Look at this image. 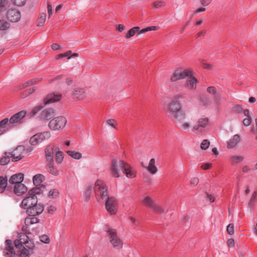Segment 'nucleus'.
I'll return each instance as SVG.
<instances>
[{
  "mask_svg": "<svg viewBox=\"0 0 257 257\" xmlns=\"http://www.w3.org/2000/svg\"><path fill=\"white\" fill-rule=\"evenodd\" d=\"M24 178H19V180L16 183L14 188V193L18 196H20L27 191V188L22 182L23 181Z\"/></svg>",
  "mask_w": 257,
  "mask_h": 257,
  "instance_id": "nucleus-14",
  "label": "nucleus"
},
{
  "mask_svg": "<svg viewBox=\"0 0 257 257\" xmlns=\"http://www.w3.org/2000/svg\"><path fill=\"white\" fill-rule=\"evenodd\" d=\"M35 90H36V88L35 87L30 88L29 89L25 90L23 92V93L22 94V96L26 97V96L31 94L33 92H34Z\"/></svg>",
  "mask_w": 257,
  "mask_h": 257,
  "instance_id": "nucleus-46",
  "label": "nucleus"
},
{
  "mask_svg": "<svg viewBox=\"0 0 257 257\" xmlns=\"http://www.w3.org/2000/svg\"><path fill=\"white\" fill-rule=\"evenodd\" d=\"M13 3L19 7L23 6L26 3V0H12Z\"/></svg>",
  "mask_w": 257,
  "mask_h": 257,
  "instance_id": "nucleus-48",
  "label": "nucleus"
},
{
  "mask_svg": "<svg viewBox=\"0 0 257 257\" xmlns=\"http://www.w3.org/2000/svg\"><path fill=\"white\" fill-rule=\"evenodd\" d=\"M45 178H33V181L34 185L36 186L31 190H35V192L37 194H41L45 190L46 186L42 184Z\"/></svg>",
  "mask_w": 257,
  "mask_h": 257,
  "instance_id": "nucleus-13",
  "label": "nucleus"
},
{
  "mask_svg": "<svg viewBox=\"0 0 257 257\" xmlns=\"http://www.w3.org/2000/svg\"><path fill=\"white\" fill-rule=\"evenodd\" d=\"M8 2L6 0H0V12H2L5 10Z\"/></svg>",
  "mask_w": 257,
  "mask_h": 257,
  "instance_id": "nucleus-50",
  "label": "nucleus"
},
{
  "mask_svg": "<svg viewBox=\"0 0 257 257\" xmlns=\"http://www.w3.org/2000/svg\"><path fill=\"white\" fill-rule=\"evenodd\" d=\"M67 123L66 118L63 116L55 117L49 122L48 126L52 131L62 130Z\"/></svg>",
  "mask_w": 257,
  "mask_h": 257,
  "instance_id": "nucleus-6",
  "label": "nucleus"
},
{
  "mask_svg": "<svg viewBox=\"0 0 257 257\" xmlns=\"http://www.w3.org/2000/svg\"><path fill=\"white\" fill-rule=\"evenodd\" d=\"M185 119H183L182 122L174 121L176 124L179 125L180 129L186 131L188 130L190 124L189 122H184Z\"/></svg>",
  "mask_w": 257,
  "mask_h": 257,
  "instance_id": "nucleus-36",
  "label": "nucleus"
},
{
  "mask_svg": "<svg viewBox=\"0 0 257 257\" xmlns=\"http://www.w3.org/2000/svg\"><path fill=\"white\" fill-rule=\"evenodd\" d=\"M183 94H179L175 96L174 99L169 104L166 108L168 116L174 121L182 122L186 117V113L182 108L179 100L184 97Z\"/></svg>",
  "mask_w": 257,
  "mask_h": 257,
  "instance_id": "nucleus-3",
  "label": "nucleus"
},
{
  "mask_svg": "<svg viewBox=\"0 0 257 257\" xmlns=\"http://www.w3.org/2000/svg\"><path fill=\"white\" fill-rule=\"evenodd\" d=\"M200 3L202 5L205 7L210 3V0H200Z\"/></svg>",
  "mask_w": 257,
  "mask_h": 257,
  "instance_id": "nucleus-62",
  "label": "nucleus"
},
{
  "mask_svg": "<svg viewBox=\"0 0 257 257\" xmlns=\"http://www.w3.org/2000/svg\"><path fill=\"white\" fill-rule=\"evenodd\" d=\"M8 178H0V193H3L6 189L11 190L12 188L8 186Z\"/></svg>",
  "mask_w": 257,
  "mask_h": 257,
  "instance_id": "nucleus-29",
  "label": "nucleus"
},
{
  "mask_svg": "<svg viewBox=\"0 0 257 257\" xmlns=\"http://www.w3.org/2000/svg\"><path fill=\"white\" fill-rule=\"evenodd\" d=\"M37 194H38L35 192V190H30L28 192L27 197L22 201L21 206L24 209H27L34 204H36L38 202Z\"/></svg>",
  "mask_w": 257,
  "mask_h": 257,
  "instance_id": "nucleus-7",
  "label": "nucleus"
},
{
  "mask_svg": "<svg viewBox=\"0 0 257 257\" xmlns=\"http://www.w3.org/2000/svg\"><path fill=\"white\" fill-rule=\"evenodd\" d=\"M251 122L250 117H247L243 120V123L245 126H248Z\"/></svg>",
  "mask_w": 257,
  "mask_h": 257,
  "instance_id": "nucleus-53",
  "label": "nucleus"
},
{
  "mask_svg": "<svg viewBox=\"0 0 257 257\" xmlns=\"http://www.w3.org/2000/svg\"><path fill=\"white\" fill-rule=\"evenodd\" d=\"M6 249L10 253L11 257H16V252L15 250L13 242L10 239H7L6 241Z\"/></svg>",
  "mask_w": 257,
  "mask_h": 257,
  "instance_id": "nucleus-25",
  "label": "nucleus"
},
{
  "mask_svg": "<svg viewBox=\"0 0 257 257\" xmlns=\"http://www.w3.org/2000/svg\"><path fill=\"white\" fill-rule=\"evenodd\" d=\"M158 29H159V27L157 26L148 27L146 28H144V29H143L142 30H141L140 31V34H143V33H146L148 31H156V30H158Z\"/></svg>",
  "mask_w": 257,
  "mask_h": 257,
  "instance_id": "nucleus-42",
  "label": "nucleus"
},
{
  "mask_svg": "<svg viewBox=\"0 0 257 257\" xmlns=\"http://www.w3.org/2000/svg\"><path fill=\"white\" fill-rule=\"evenodd\" d=\"M51 137V133L49 131L38 133L33 136L29 140L30 144L36 146L42 142L49 139Z\"/></svg>",
  "mask_w": 257,
  "mask_h": 257,
  "instance_id": "nucleus-8",
  "label": "nucleus"
},
{
  "mask_svg": "<svg viewBox=\"0 0 257 257\" xmlns=\"http://www.w3.org/2000/svg\"><path fill=\"white\" fill-rule=\"evenodd\" d=\"M140 30V27H135L131 28L126 33V38H130L134 36Z\"/></svg>",
  "mask_w": 257,
  "mask_h": 257,
  "instance_id": "nucleus-37",
  "label": "nucleus"
},
{
  "mask_svg": "<svg viewBox=\"0 0 257 257\" xmlns=\"http://www.w3.org/2000/svg\"><path fill=\"white\" fill-rule=\"evenodd\" d=\"M7 18L12 22H17L21 19V13L16 9H12L7 12Z\"/></svg>",
  "mask_w": 257,
  "mask_h": 257,
  "instance_id": "nucleus-17",
  "label": "nucleus"
},
{
  "mask_svg": "<svg viewBox=\"0 0 257 257\" xmlns=\"http://www.w3.org/2000/svg\"><path fill=\"white\" fill-rule=\"evenodd\" d=\"M192 73V70L190 69L185 70H176L171 77V80L173 82L180 79L186 78L187 76L191 75Z\"/></svg>",
  "mask_w": 257,
  "mask_h": 257,
  "instance_id": "nucleus-10",
  "label": "nucleus"
},
{
  "mask_svg": "<svg viewBox=\"0 0 257 257\" xmlns=\"http://www.w3.org/2000/svg\"><path fill=\"white\" fill-rule=\"evenodd\" d=\"M44 107L42 105H39L32 108L30 113L28 114L29 117L35 116L42 108Z\"/></svg>",
  "mask_w": 257,
  "mask_h": 257,
  "instance_id": "nucleus-35",
  "label": "nucleus"
},
{
  "mask_svg": "<svg viewBox=\"0 0 257 257\" xmlns=\"http://www.w3.org/2000/svg\"><path fill=\"white\" fill-rule=\"evenodd\" d=\"M105 231L107 233L109 241L112 246L115 249H120L122 247V240L117 236L116 230L111 228L108 226L105 227Z\"/></svg>",
  "mask_w": 257,
  "mask_h": 257,
  "instance_id": "nucleus-4",
  "label": "nucleus"
},
{
  "mask_svg": "<svg viewBox=\"0 0 257 257\" xmlns=\"http://www.w3.org/2000/svg\"><path fill=\"white\" fill-rule=\"evenodd\" d=\"M240 141V137L238 135H234L227 142V148L232 149L234 148Z\"/></svg>",
  "mask_w": 257,
  "mask_h": 257,
  "instance_id": "nucleus-23",
  "label": "nucleus"
},
{
  "mask_svg": "<svg viewBox=\"0 0 257 257\" xmlns=\"http://www.w3.org/2000/svg\"><path fill=\"white\" fill-rule=\"evenodd\" d=\"M9 152H5L4 155L0 159V165H6L10 161L11 158V155H9Z\"/></svg>",
  "mask_w": 257,
  "mask_h": 257,
  "instance_id": "nucleus-34",
  "label": "nucleus"
},
{
  "mask_svg": "<svg viewBox=\"0 0 257 257\" xmlns=\"http://www.w3.org/2000/svg\"><path fill=\"white\" fill-rule=\"evenodd\" d=\"M27 233H30V232H26V233H20L19 235V239L15 240L14 244L17 249H21L22 247H24V244L29 239Z\"/></svg>",
  "mask_w": 257,
  "mask_h": 257,
  "instance_id": "nucleus-16",
  "label": "nucleus"
},
{
  "mask_svg": "<svg viewBox=\"0 0 257 257\" xmlns=\"http://www.w3.org/2000/svg\"><path fill=\"white\" fill-rule=\"evenodd\" d=\"M55 146L54 145H48L45 149V158L46 161L49 162L54 161V152Z\"/></svg>",
  "mask_w": 257,
  "mask_h": 257,
  "instance_id": "nucleus-18",
  "label": "nucleus"
},
{
  "mask_svg": "<svg viewBox=\"0 0 257 257\" xmlns=\"http://www.w3.org/2000/svg\"><path fill=\"white\" fill-rule=\"evenodd\" d=\"M59 195V192L56 189L51 190L48 194V196L52 198H55Z\"/></svg>",
  "mask_w": 257,
  "mask_h": 257,
  "instance_id": "nucleus-44",
  "label": "nucleus"
},
{
  "mask_svg": "<svg viewBox=\"0 0 257 257\" xmlns=\"http://www.w3.org/2000/svg\"><path fill=\"white\" fill-rule=\"evenodd\" d=\"M234 110L236 113H240L242 110V108L241 105H237L234 107Z\"/></svg>",
  "mask_w": 257,
  "mask_h": 257,
  "instance_id": "nucleus-57",
  "label": "nucleus"
},
{
  "mask_svg": "<svg viewBox=\"0 0 257 257\" xmlns=\"http://www.w3.org/2000/svg\"><path fill=\"white\" fill-rule=\"evenodd\" d=\"M193 73L191 75L188 76L189 79L186 81L185 86L190 89H195L196 88V84L198 82L197 79L193 76Z\"/></svg>",
  "mask_w": 257,
  "mask_h": 257,
  "instance_id": "nucleus-22",
  "label": "nucleus"
},
{
  "mask_svg": "<svg viewBox=\"0 0 257 257\" xmlns=\"http://www.w3.org/2000/svg\"><path fill=\"white\" fill-rule=\"evenodd\" d=\"M44 207L42 204L37 202L36 204L30 206L27 210V212L29 216H37L41 214L44 211Z\"/></svg>",
  "mask_w": 257,
  "mask_h": 257,
  "instance_id": "nucleus-11",
  "label": "nucleus"
},
{
  "mask_svg": "<svg viewBox=\"0 0 257 257\" xmlns=\"http://www.w3.org/2000/svg\"><path fill=\"white\" fill-rule=\"evenodd\" d=\"M10 27V24L5 20H0V30H7Z\"/></svg>",
  "mask_w": 257,
  "mask_h": 257,
  "instance_id": "nucleus-41",
  "label": "nucleus"
},
{
  "mask_svg": "<svg viewBox=\"0 0 257 257\" xmlns=\"http://www.w3.org/2000/svg\"><path fill=\"white\" fill-rule=\"evenodd\" d=\"M72 95L77 99L82 100L85 96V90L83 88H75L72 92Z\"/></svg>",
  "mask_w": 257,
  "mask_h": 257,
  "instance_id": "nucleus-24",
  "label": "nucleus"
},
{
  "mask_svg": "<svg viewBox=\"0 0 257 257\" xmlns=\"http://www.w3.org/2000/svg\"><path fill=\"white\" fill-rule=\"evenodd\" d=\"M154 6L156 8H160L163 7L165 5V3L163 1H156L154 3Z\"/></svg>",
  "mask_w": 257,
  "mask_h": 257,
  "instance_id": "nucleus-51",
  "label": "nucleus"
},
{
  "mask_svg": "<svg viewBox=\"0 0 257 257\" xmlns=\"http://www.w3.org/2000/svg\"><path fill=\"white\" fill-rule=\"evenodd\" d=\"M24 246L25 247H27L29 249H32L34 246L33 243L32 241L29 239L24 244Z\"/></svg>",
  "mask_w": 257,
  "mask_h": 257,
  "instance_id": "nucleus-52",
  "label": "nucleus"
},
{
  "mask_svg": "<svg viewBox=\"0 0 257 257\" xmlns=\"http://www.w3.org/2000/svg\"><path fill=\"white\" fill-rule=\"evenodd\" d=\"M56 152L55 154V161L57 165L62 164L63 161L64 154L62 151L59 150L58 148L55 149Z\"/></svg>",
  "mask_w": 257,
  "mask_h": 257,
  "instance_id": "nucleus-28",
  "label": "nucleus"
},
{
  "mask_svg": "<svg viewBox=\"0 0 257 257\" xmlns=\"http://www.w3.org/2000/svg\"><path fill=\"white\" fill-rule=\"evenodd\" d=\"M66 153L72 158L75 159H80L82 157L81 153L73 151H67Z\"/></svg>",
  "mask_w": 257,
  "mask_h": 257,
  "instance_id": "nucleus-38",
  "label": "nucleus"
},
{
  "mask_svg": "<svg viewBox=\"0 0 257 257\" xmlns=\"http://www.w3.org/2000/svg\"><path fill=\"white\" fill-rule=\"evenodd\" d=\"M190 182L192 186H196L199 182L198 178H191Z\"/></svg>",
  "mask_w": 257,
  "mask_h": 257,
  "instance_id": "nucleus-54",
  "label": "nucleus"
},
{
  "mask_svg": "<svg viewBox=\"0 0 257 257\" xmlns=\"http://www.w3.org/2000/svg\"><path fill=\"white\" fill-rule=\"evenodd\" d=\"M36 216H29V217H27L25 221L26 225L28 226L30 224L39 222L40 219Z\"/></svg>",
  "mask_w": 257,
  "mask_h": 257,
  "instance_id": "nucleus-31",
  "label": "nucleus"
},
{
  "mask_svg": "<svg viewBox=\"0 0 257 257\" xmlns=\"http://www.w3.org/2000/svg\"><path fill=\"white\" fill-rule=\"evenodd\" d=\"M95 196L98 201H105L106 210L111 214H115L117 211V201L113 197H108V187L105 183L101 179L95 182L94 187Z\"/></svg>",
  "mask_w": 257,
  "mask_h": 257,
  "instance_id": "nucleus-1",
  "label": "nucleus"
},
{
  "mask_svg": "<svg viewBox=\"0 0 257 257\" xmlns=\"http://www.w3.org/2000/svg\"><path fill=\"white\" fill-rule=\"evenodd\" d=\"M209 120L207 117L200 118L198 119L197 123L194 124L192 128V131L196 133H202L203 129L207 125Z\"/></svg>",
  "mask_w": 257,
  "mask_h": 257,
  "instance_id": "nucleus-12",
  "label": "nucleus"
},
{
  "mask_svg": "<svg viewBox=\"0 0 257 257\" xmlns=\"http://www.w3.org/2000/svg\"><path fill=\"white\" fill-rule=\"evenodd\" d=\"M54 114V110L52 108H47L42 111L39 117L42 120H47L51 118Z\"/></svg>",
  "mask_w": 257,
  "mask_h": 257,
  "instance_id": "nucleus-21",
  "label": "nucleus"
},
{
  "mask_svg": "<svg viewBox=\"0 0 257 257\" xmlns=\"http://www.w3.org/2000/svg\"><path fill=\"white\" fill-rule=\"evenodd\" d=\"M107 123L112 126L113 127H115V125L116 124V121L113 119H110L107 120Z\"/></svg>",
  "mask_w": 257,
  "mask_h": 257,
  "instance_id": "nucleus-56",
  "label": "nucleus"
},
{
  "mask_svg": "<svg viewBox=\"0 0 257 257\" xmlns=\"http://www.w3.org/2000/svg\"><path fill=\"white\" fill-rule=\"evenodd\" d=\"M46 15L45 13H43L40 14V17L37 20V26L41 27L42 26L45 22Z\"/></svg>",
  "mask_w": 257,
  "mask_h": 257,
  "instance_id": "nucleus-39",
  "label": "nucleus"
},
{
  "mask_svg": "<svg viewBox=\"0 0 257 257\" xmlns=\"http://www.w3.org/2000/svg\"><path fill=\"white\" fill-rule=\"evenodd\" d=\"M210 145V142L207 140H204L201 144L200 147L202 150H206Z\"/></svg>",
  "mask_w": 257,
  "mask_h": 257,
  "instance_id": "nucleus-43",
  "label": "nucleus"
},
{
  "mask_svg": "<svg viewBox=\"0 0 257 257\" xmlns=\"http://www.w3.org/2000/svg\"><path fill=\"white\" fill-rule=\"evenodd\" d=\"M92 191V186L91 185H87L84 192V198L85 201L87 202L90 200Z\"/></svg>",
  "mask_w": 257,
  "mask_h": 257,
  "instance_id": "nucleus-30",
  "label": "nucleus"
},
{
  "mask_svg": "<svg viewBox=\"0 0 257 257\" xmlns=\"http://www.w3.org/2000/svg\"><path fill=\"white\" fill-rule=\"evenodd\" d=\"M110 170L114 177H120V172L126 177H136L137 175L135 168L125 161L116 158L111 160Z\"/></svg>",
  "mask_w": 257,
  "mask_h": 257,
  "instance_id": "nucleus-2",
  "label": "nucleus"
},
{
  "mask_svg": "<svg viewBox=\"0 0 257 257\" xmlns=\"http://www.w3.org/2000/svg\"><path fill=\"white\" fill-rule=\"evenodd\" d=\"M148 171L152 174L156 173L157 171V168L155 166V160L152 158L150 160L148 167Z\"/></svg>",
  "mask_w": 257,
  "mask_h": 257,
  "instance_id": "nucleus-32",
  "label": "nucleus"
},
{
  "mask_svg": "<svg viewBox=\"0 0 257 257\" xmlns=\"http://www.w3.org/2000/svg\"><path fill=\"white\" fill-rule=\"evenodd\" d=\"M255 202V199L253 198L252 197H251V198L248 202L249 206L250 207H252L254 205Z\"/></svg>",
  "mask_w": 257,
  "mask_h": 257,
  "instance_id": "nucleus-64",
  "label": "nucleus"
},
{
  "mask_svg": "<svg viewBox=\"0 0 257 257\" xmlns=\"http://www.w3.org/2000/svg\"><path fill=\"white\" fill-rule=\"evenodd\" d=\"M13 162H17L25 157V147L19 146L13 151L9 152Z\"/></svg>",
  "mask_w": 257,
  "mask_h": 257,
  "instance_id": "nucleus-9",
  "label": "nucleus"
},
{
  "mask_svg": "<svg viewBox=\"0 0 257 257\" xmlns=\"http://www.w3.org/2000/svg\"><path fill=\"white\" fill-rule=\"evenodd\" d=\"M27 112L25 110L21 111L14 115H13L10 119L11 124H12V127H14L17 123L20 122L21 120L26 116Z\"/></svg>",
  "mask_w": 257,
  "mask_h": 257,
  "instance_id": "nucleus-15",
  "label": "nucleus"
},
{
  "mask_svg": "<svg viewBox=\"0 0 257 257\" xmlns=\"http://www.w3.org/2000/svg\"><path fill=\"white\" fill-rule=\"evenodd\" d=\"M227 245L229 247H233L234 246V240L233 238H230L227 240Z\"/></svg>",
  "mask_w": 257,
  "mask_h": 257,
  "instance_id": "nucleus-59",
  "label": "nucleus"
},
{
  "mask_svg": "<svg viewBox=\"0 0 257 257\" xmlns=\"http://www.w3.org/2000/svg\"><path fill=\"white\" fill-rule=\"evenodd\" d=\"M18 249L16 257H29V251L26 247Z\"/></svg>",
  "mask_w": 257,
  "mask_h": 257,
  "instance_id": "nucleus-33",
  "label": "nucleus"
},
{
  "mask_svg": "<svg viewBox=\"0 0 257 257\" xmlns=\"http://www.w3.org/2000/svg\"><path fill=\"white\" fill-rule=\"evenodd\" d=\"M61 94H51L48 95L44 99V104L46 105L50 103L59 101L61 99Z\"/></svg>",
  "mask_w": 257,
  "mask_h": 257,
  "instance_id": "nucleus-20",
  "label": "nucleus"
},
{
  "mask_svg": "<svg viewBox=\"0 0 257 257\" xmlns=\"http://www.w3.org/2000/svg\"><path fill=\"white\" fill-rule=\"evenodd\" d=\"M142 203L145 206L149 208L153 212L158 214L165 212V209L162 206L157 204L155 201L150 197L146 196L142 201Z\"/></svg>",
  "mask_w": 257,
  "mask_h": 257,
  "instance_id": "nucleus-5",
  "label": "nucleus"
},
{
  "mask_svg": "<svg viewBox=\"0 0 257 257\" xmlns=\"http://www.w3.org/2000/svg\"><path fill=\"white\" fill-rule=\"evenodd\" d=\"M40 241L45 243H49L50 242V238L47 235L43 234L40 236Z\"/></svg>",
  "mask_w": 257,
  "mask_h": 257,
  "instance_id": "nucleus-45",
  "label": "nucleus"
},
{
  "mask_svg": "<svg viewBox=\"0 0 257 257\" xmlns=\"http://www.w3.org/2000/svg\"><path fill=\"white\" fill-rule=\"evenodd\" d=\"M244 157L241 156H231L230 157V161L232 163H238L243 160Z\"/></svg>",
  "mask_w": 257,
  "mask_h": 257,
  "instance_id": "nucleus-40",
  "label": "nucleus"
},
{
  "mask_svg": "<svg viewBox=\"0 0 257 257\" xmlns=\"http://www.w3.org/2000/svg\"><path fill=\"white\" fill-rule=\"evenodd\" d=\"M206 33V30H202L198 33H197L195 36L196 38H199V37H200L202 36H204Z\"/></svg>",
  "mask_w": 257,
  "mask_h": 257,
  "instance_id": "nucleus-61",
  "label": "nucleus"
},
{
  "mask_svg": "<svg viewBox=\"0 0 257 257\" xmlns=\"http://www.w3.org/2000/svg\"><path fill=\"white\" fill-rule=\"evenodd\" d=\"M211 164L210 163H206L202 165L201 166V168L203 170H207L211 167Z\"/></svg>",
  "mask_w": 257,
  "mask_h": 257,
  "instance_id": "nucleus-60",
  "label": "nucleus"
},
{
  "mask_svg": "<svg viewBox=\"0 0 257 257\" xmlns=\"http://www.w3.org/2000/svg\"><path fill=\"white\" fill-rule=\"evenodd\" d=\"M47 171L54 176H58L59 172L54 165V162H49L47 165Z\"/></svg>",
  "mask_w": 257,
  "mask_h": 257,
  "instance_id": "nucleus-27",
  "label": "nucleus"
},
{
  "mask_svg": "<svg viewBox=\"0 0 257 257\" xmlns=\"http://www.w3.org/2000/svg\"><path fill=\"white\" fill-rule=\"evenodd\" d=\"M207 91L210 94H215L216 89L214 86H210L207 88Z\"/></svg>",
  "mask_w": 257,
  "mask_h": 257,
  "instance_id": "nucleus-55",
  "label": "nucleus"
},
{
  "mask_svg": "<svg viewBox=\"0 0 257 257\" xmlns=\"http://www.w3.org/2000/svg\"><path fill=\"white\" fill-rule=\"evenodd\" d=\"M19 180V178H10L9 181L10 184L16 185V183Z\"/></svg>",
  "mask_w": 257,
  "mask_h": 257,
  "instance_id": "nucleus-58",
  "label": "nucleus"
},
{
  "mask_svg": "<svg viewBox=\"0 0 257 257\" xmlns=\"http://www.w3.org/2000/svg\"><path fill=\"white\" fill-rule=\"evenodd\" d=\"M13 128L12 124H11L8 118L3 119L0 121V135L6 132Z\"/></svg>",
  "mask_w": 257,
  "mask_h": 257,
  "instance_id": "nucleus-19",
  "label": "nucleus"
},
{
  "mask_svg": "<svg viewBox=\"0 0 257 257\" xmlns=\"http://www.w3.org/2000/svg\"><path fill=\"white\" fill-rule=\"evenodd\" d=\"M206 194L210 202H213L214 201L215 198L211 194H209L207 193H206Z\"/></svg>",
  "mask_w": 257,
  "mask_h": 257,
  "instance_id": "nucleus-63",
  "label": "nucleus"
},
{
  "mask_svg": "<svg viewBox=\"0 0 257 257\" xmlns=\"http://www.w3.org/2000/svg\"><path fill=\"white\" fill-rule=\"evenodd\" d=\"M227 232L230 234L232 235L234 233V224L233 223H230L227 227L226 229Z\"/></svg>",
  "mask_w": 257,
  "mask_h": 257,
  "instance_id": "nucleus-47",
  "label": "nucleus"
},
{
  "mask_svg": "<svg viewBox=\"0 0 257 257\" xmlns=\"http://www.w3.org/2000/svg\"><path fill=\"white\" fill-rule=\"evenodd\" d=\"M56 210V207L53 205H51L48 207L47 209V212L50 214H53L55 212Z\"/></svg>",
  "mask_w": 257,
  "mask_h": 257,
  "instance_id": "nucleus-49",
  "label": "nucleus"
},
{
  "mask_svg": "<svg viewBox=\"0 0 257 257\" xmlns=\"http://www.w3.org/2000/svg\"><path fill=\"white\" fill-rule=\"evenodd\" d=\"M42 80L41 78H35L26 81L25 83L19 86V88L23 89L27 86L35 84Z\"/></svg>",
  "mask_w": 257,
  "mask_h": 257,
  "instance_id": "nucleus-26",
  "label": "nucleus"
}]
</instances>
